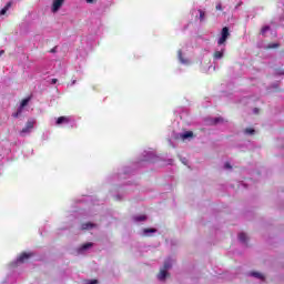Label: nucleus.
Returning a JSON list of instances; mask_svg holds the SVG:
<instances>
[{
	"instance_id": "nucleus-34",
	"label": "nucleus",
	"mask_w": 284,
	"mask_h": 284,
	"mask_svg": "<svg viewBox=\"0 0 284 284\" xmlns=\"http://www.w3.org/2000/svg\"><path fill=\"white\" fill-rule=\"evenodd\" d=\"M51 52H54V49H52Z\"/></svg>"
},
{
	"instance_id": "nucleus-13",
	"label": "nucleus",
	"mask_w": 284,
	"mask_h": 284,
	"mask_svg": "<svg viewBox=\"0 0 284 284\" xmlns=\"http://www.w3.org/2000/svg\"><path fill=\"white\" fill-rule=\"evenodd\" d=\"M239 239L241 243H247V235L245 233H240Z\"/></svg>"
},
{
	"instance_id": "nucleus-24",
	"label": "nucleus",
	"mask_w": 284,
	"mask_h": 284,
	"mask_svg": "<svg viewBox=\"0 0 284 284\" xmlns=\"http://www.w3.org/2000/svg\"><path fill=\"white\" fill-rule=\"evenodd\" d=\"M215 10L222 11L223 10V4L221 2H217L215 6Z\"/></svg>"
},
{
	"instance_id": "nucleus-25",
	"label": "nucleus",
	"mask_w": 284,
	"mask_h": 284,
	"mask_svg": "<svg viewBox=\"0 0 284 284\" xmlns=\"http://www.w3.org/2000/svg\"><path fill=\"white\" fill-rule=\"evenodd\" d=\"M254 129H245V134H254Z\"/></svg>"
},
{
	"instance_id": "nucleus-4",
	"label": "nucleus",
	"mask_w": 284,
	"mask_h": 284,
	"mask_svg": "<svg viewBox=\"0 0 284 284\" xmlns=\"http://www.w3.org/2000/svg\"><path fill=\"white\" fill-rule=\"evenodd\" d=\"M65 3V0H53L52 3V12H59L61 10V7Z\"/></svg>"
},
{
	"instance_id": "nucleus-11",
	"label": "nucleus",
	"mask_w": 284,
	"mask_h": 284,
	"mask_svg": "<svg viewBox=\"0 0 284 284\" xmlns=\"http://www.w3.org/2000/svg\"><path fill=\"white\" fill-rule=\"evenodd\" d=\"M251 276H254L255 278H260L261 281L265 278V276L258 272H252Z\"/></svg>"
},
{
	"instance_id": "nucleus-16",
	"label": "nucleus",
	"mask_w": 284,
	"mask_h": 284,
	"mask_svg": "<svg viewBox=\"0 0 284 284\" xmlns=\"http://www.w3.org/2000/svg\"><path fill=\"white\" fill-rule=\"evenodd\" d=\"M267 50H275L276 48H281L280 43H271L267 47Z\"/></svg>"
},
{
	"instance_id": "nucleus-21",
	"label": "nucleus",
	"mask_w": 284,
	"mask_h": 284,
	"mask_svg": "<svg viewBox=\"0 0 284 284\" xmlns=\"http://www.w3.org/2000/svg\"><path fill=\"white\" fill-rule=\"evenodd\" d=\"M200 12V21H205V11L199 10Z\"/></svg>"
},
{
	"instance_id": "nucleus-22",
	"label": "nucleus",
	"mask_w": 284,
	"mask_h": 284,
	"mask_svg": "<svg viewBox=\"0 0 284 284\" xmlns=\"http://www.w3.org/2000/svg\"><path fill=\"white\" fill-rule=\"evenodd\" d=\"M219 123H223V118H215L213 119V124L216 125Z\"/></svg>"
},
{
	"instance_id": "nucleus-3",
	"label": "nucleus",
	"mask_w": 284,
	"mask_h": 284,
	"mask_svg": "<svg viewBox=\"0 0 284 284\" xmlns=\"http://www.w3.org/2000/svg\"><path fill=\"white\" fill-rule=\"evenodd\" d=\"M34 256V253H21L20 256L18 257V263H26V261L32 258Z\"/></svg>"
},
{
	"instance_id": "nucleus-29",
	"label": "nucleus",
	"mask_w": 284,
	"mask_h": 284,
	"mask_svg": "<svg viewBox=\"0 0 284 284\" xmlns=\"http://www.w3.org/2000/svg\"><path fill=\"white\" fill-rule=\"evenodd\" d=\"M58 81H59V80H58L57 78H53V79L51 80L52 85H54Z\"/></svg>"
},
{
	"instance_id": "nucleus-9",
	"label": "nucleus",
	"mask_w": 284,
	"mask_h": 284,
	"mask_svg": "<svg viewBox=\"0 0 284 284\" xmlns=\"http://www.w3.org/2000/svg\"><path fill=\"white\" fill-rule=\"evenodd\" d=\"M93 246H94V243L88 242V243L83 244V245L80 247V252H85V250H90V247H93Z\"/></svg>"
},
{
	"instance_id": "nucleus-14",
	"label": "nucleus",
	"mask_w": 284,
	"mask_h": 284,
	"mask_svg": "<svg viewBox=\"0 0 284 284\" xmlns=\"http://www.w3.org/2000/svg\"><path fill=\"white\" fill-rule=\"evenodd\" d=\"M271 28L270 26H264L262 29H261V34L263 37H265V34H267V32H270Z\"/></svg>"
},
{
	"instance_id": "nucleus-8",
	"label": "nucleus",
	"mask_w": 284,
	"mask_h": 284,
	"mask_svg": "<svg viewBox=\"0 0 284 284\" xmlns=\"http://www.w3.org/2000/svg\"><path fill=\"white\" fill-rule=\"evenodd\" d=\"M192 136H194V132L192 131H186L185 133L181 134V139H183V141H185V139H192Z\"/></svg>"
},
{
	"instance_id": "nucleus-18",
	"label": "nucleus",
	"mask_w": 284,
	"mask_h": 284,
	"mask_svg": "<svg viewBox=\"0 0 284 284\" xmlns=\"http://www.w3.org/2000/svg\"><path fill=\"white\" fill-rule=\"evenodd\" d=\"M171 267H172V262L165 261L162 270H165L168 272V270H170Z\"/></svg>"
},
{
	"instance_id": "nucleus-27",
	"label": "nucleus",
	"mask_w": 284,
	"mask_h": 284,
	"mask_svg": "<svg viewBox=\"0 0 284 284\" xmlns=\"http://www.w3.org/2000/svg\"><path fill=\"white\" fill-rule=\"evenodd\" d=\"M4 8H7V10H10V8H12V2H8Z\"/></svg>"
},
{
	"instance_id": "nucleus-19",
	"label": "nucleus",
	"mask_w": 284,
	"mask_h": 284,
	"mask_svg": "<svg viewBox=\"0 0 284 284\" xmlns=\"http://www.w3.org/2000/svg\"><path fill=\"white\" fill-rule=\"evenodd\" d=\"M146 220H148V216L145 215H138L134 217V221L136 222L146 221Z\"/></svg>"
},
{
	"instance_id": "nucleus-12",
	"label": "nucleus",
	"mask_w": 284,
	"mask_h": 284,
	"mask_svg": "<svg viewBox=\"0 0 284 284\" xmlns=\"http://www.w3.org/2000/svg\"><path fill=\"white\" fill-rule=\"evenodd\" d=\"M28 103H30V98L23 99L19 108L23 110Z\"/></svg>"
},
{
	"instance_id": "nucleus-5",
	"label": "nucleus",
	"mask_w": 284,
	"mask_h": 284,
	"mask_svg": "<svg viewBox=\"0 0 284 284\" xmlns=\"http://www.w3.org/2000/svg\"><path fill=\"white\" fill-rule=\"evenodd\" d=\"M34 128V121H28L26 126L20 131V134H28Z\"/></svg>"
},
{
	"instance_id": "nucleus-31",
	"label": "nucleus",
	"mask_w": 284,
	"mask_h": 284,
	"mask_svg": "<svg viewBox=\"0 0 284 284\" xmlns=\"http://www.w3.org/2000/svg\"><path fill=\"white\" fill-rule=\"evenodd\" d=\"M87 3H94V0H85Z\"/></svg>"
},
{
	"instance_id": "nucleus-30",
	"label": "nucleus",
	"mask_w": 284,
	"mask_h": 284,
	"mask_svg": "<svg viewBox=\"0 0 284 284\" xmlns=\"http://www.w3.org/2000/svg\"><path fill=\"white\" fill-rule=\"evenodd\" d=\"M3 54H6V51H4V50H1V51H0V57H3Z\"/></svg>"
},
{
	"instance_id": "nucleus-15",
	"label": "nucleus",
	"mask_w": 284,
	"mask_h": 284,
	"mask_svg": "<svg viewBox=\"0 0 284 284\" xmlns=\"http://www.w3.org/2000/svg\"><path fill=\"white\" fill-rule=\"evenodd\" d=\"M23 113V109L18 108L17 112L12 113L13 119H19V116Z\"/></svg>"
},
{
	"instance_id": "nucleus-32",
	"label": "nucleus",
	"mask_w": 284,
	"mask_h": 284,
	"mask_svg": "<svg viewBox=\"0 0 284 284\" xmlns=\"http://www.w3.org/2000/svg\"><path fill=\"white\" fill-rule=\"evenodd\" d=\"M280 74H284V71H280Z\"/></svg>"
},
{
	"instance_id": "nucleus-2",
	"label": "nucleus",
	"mask_w": 284,
	"mask_h": 284,
	"mask_svg": "<svg viewBox=\"0 0 284 284\" xmlns=\"http://www.w3.org/2000/svg\"><path fill=\"white\" fill-rule=\"evenodd\" d=\"M70 123H72V116L70 115L59 116L55 121V125H70Z\"/></svg>"
},
{
	"instance_id": "nucleus-10",
	"label": "nucleus",
	"mask_w": 284,
	"mask_h": 284,
	"mask_svg": "<svg viewBox=\"0 0 284 284\" xmlns=\"http://www.w3.org/2000/svg\"><path fill=\"white\" fill-rule=\"evenodd\" d=\"M224 52H225V49H222L221 51H215L213 53L214 59H223Z\"/></svg>"
},
{
	"instance_id": "nucleus-6",
	"label": "nucleus",
	"mask_w": 284,
	"mask_h": 284,
	"mask_svg": "<svg viewBox=\"0 0 284 284\" xmlns=\"http://www.w3.org/2000/svg\"><path fill=\"white\" fill-rule=\"evenodd\" d=\"M93 227H97V224L92 222L82 223L81 230H93Z\"/></svg>"
},
{
	"instance_id": "nucleus-23",
	"label": "nucleus",
	"mask_w": 284,
	"mask_h": 284,
	"mask_svg": "<svg viewBox=\"0 0 284 284\" xmlns=\"http://www.w3.org/2000/svg\"><path fill=\"white\" fill-rule=\"evenodd\" d=\"M85 284H99V280H87Z\"/></svg>"
},
{
	"instance_id": "nucleus-1",
	"label": "nucleus",
	"mask_w": 284,
	"mask_h": 284,
	"mask_svg": "<svg viewBox=\"0 0 284 284\" xmlns=\"http://www.w3.org/2000/svg\"><path fill=\"white\" fill-rule=\"evenodd\" d=\"M227 39H230V28L224 27L221 31V38L217 40V45H225Z\"/></svg>"
},
{
	"instance_id": "nucleus-20",
	"label": "nucleus",
	"mask_w": 284,
	"mask_h": 284,
	"mask_svg": "<svg viewBox=\"0 0 284 284\" xmlns=\"http://www.w3.org/2000/svg\"><path fill=\"white\" fill-rule=\"evenodd\" d=\"M156 232V229H144V234H154Z\"/></svg>"
},
{
	"instance_id": "nucleus-26",
	"label": "nucleus",
	"mask_w": 284,
	"mask_h": 284,
	"mask_svg": "<svg viewBox=\"0 0 284 284\" xmlns=\"http://www.w3.org/2000/svg\"><path fill=\"white\" fill-rule=\"evenodd\" d=\"M6 12H8V8L4 7L1 9L0 14L3 16V14H6Z\"/></svg>"
},
{
	"instance_id": "nucleus-33",
	"label": "nucleus",
	"mask_w": 284,
	"mask_h": 284,
	"mask_svg": "<svg viewBox=\"0 0 284 284\" xmlns=\"http://www.w3.org/2000/svg\"><path fill=\"white\" fill-rule=\"evenodd\" d=\"M74 83H77V80H74V81L72 82L73 85H74Z\"/></svg>"
},
{
	"instance_id": "nucleus-7",
	"label": "nucleus",
	"mask_w": 284,
	"mask_h": 284,
	"mask_svg": "<svg viewBox=\"0 0 284 284\" xmlns=\"http://www.w3.org/2000/svg\"><path fill=\"white\" fill-rule=\"evenodd\" d=\"M159 281H165L168 278V271L162 268L160 270V273L158 274Z\"/></svg>"
},
{
	"instance_id": "nucleus-17",
	"label": "nucleus",
	"mask_w": 284,
	"mask_h": 284,
	"mask_svg": "<svg viewBox=\"0 0 284 284\" xmlns=\"http://www.w3.org/2000/svg\"><path fill=\"white\" fill-rule=\"evenodd\" d=\"M178 57H179L181 63H187V60L183 58V51L180 50L178 52Z\"/></svg>"
},
{
	"instance_id": "nucleus-28",
	"label": "nucleus",
	"mask_w": 284,
	"mask_h": 284,
	"mask_svg": "<svg viewBox=\"0 0 284 284\" xmlns=\"http://www.w3.org/2000/svg\"><path fill=\"white\" fill-rule=\"evenodd\" d=\"M225 168H226V170H232V165H230L229 162L225 163Z\"/></svg>"
}]
</instances>
